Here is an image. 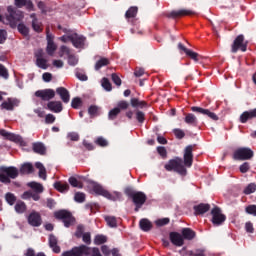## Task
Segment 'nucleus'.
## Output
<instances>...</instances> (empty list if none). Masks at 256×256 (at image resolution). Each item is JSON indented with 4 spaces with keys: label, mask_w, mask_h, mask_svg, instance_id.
Returning <instances> with one entry per match:
<instances>
[{
    "label": "nucleus",
    "mask_w": 256,
    "mask_h": 256,
    "mask_svg": "<svg viewBox=\"0 0 256 256\" xmlns=\"http://www.w3.org/2000/svg\"><path fill=\"white\" fill-rule=\"evenodd\" d=\"M195 145H188L184 149L183 159L176 157L175 159H171L164 165L166 171H174V173H178L182 177L187 175V168L193 167V149ZM184 160V165H183Z\"/></svg>",
    "instance_id": "1"
},
{
    "label": "nucleus",
    "mask_w": 256,
    "mask_h": 256,
    "mask_svg": "<svg viewBox=\"0 0 256 256\" xmlns=\"http://www.w3.org/2000/svg\"><path fill=\"white\" fill-rule=\"evenodd\" d=\"M35 171L33 164L27 162L21 165L20 170L15 166H0V183L11 184V179H17L21 175H31Z\"/></svg>",
    "instance_id": "2"
},
{
    "label": "nucleus",
    "mask_w": 256,
    "mask_h": 256,
    "mask_svg": "<svg viewBox=\"0 0 256 256\" xmlns=\"http://www.w3.org/2000/svg\"><path fill=\"white\" fill-rule=\"evenodd\" d=\"M61 256H103V254H101V250L97 247L81 244L64 251Z\"/></svg>",
    "instance_id": "3"
},
{
    "label": "nucleus",
    "mask_w": 256,
    "mask_h": 256,
    "mask_svg": "<svg viewBox=\"0 0 256 256\" xmlns=\"http://www.w3.org/2000/svg\"><path fill=\"white\" fill-rule=\"evenodd\" d=\"M125 196L132 199L135 205L134 211L137 213L139 209L147 202V194L141 191H135L132 187H126L124 190Z\"/></svg>",
    "instance_id": "4"
},
{
    "label": "nucleus",
    "mask_w": 256,
    "mask_h": 256,
    "mask_svg": "<svg viewBox=\"0 0 256 256\" xmlns=\"http://www.w3.org/2000/svg\"><path fill=\"white\" fill-rule=\"evenodd\" d=\"M27 185L28 187H30V189H33V191L31 190L25 191L21 195V199H24V200L33 199V201H39V199H41V193L45 191V188H43V184L39 182H29Z\"/></svg>",
    "instance_id": "5"
},
{
    "label": "nucleus",
    "mask_w": 256,
    "mask_h": 256,
    "mask_svg": "<svg viewBox=\"0 0 256 256\" xmlns=\"http://www.w3.org/2000/svg\"><path fill=\"white\" fill-rule=\"evenodd\" d=\"M54 217L58 221H62L64 227L66 228L73 226V224L75 223V216H73L70 211L65 209L54 212Z\"/></svg>",
    "instance_id": "6"
},
{
    "label": "nucleus",
    "mask_w": 256,
    "mask_h": 256,
    "mask_svg": "<svg viewBox=\"0 0 256 256\" xmlns=\"http://www.w3.org/2000/svg\"><path fill=\"white\" fill-rule=\"evenodd\" d=\"M92 191L96 193V195H102V197H105L106 199H109V201H119L121 199V193L120 192H109L104 189L103 186L93 183L92 185Z\"/></svg>",
    "instance_id": "7"
},
{
    "label": "nucleus",
    "mask_w": 256,
    "mask_h": 256,
    "mask_svg": "<svg viewBox=\"0 0 256 256\" xmlns=\"http://www.w3.org/2000/svg\"><path fill=\"white\" fill-rule=\"evenodd\" d=\"M255 152L249 147H240L233 153L234 161H249L253 159Z\"/></svg>",
    "instance_id": "8"
},
{
    "label": "nucleus",
    "mask_w": 256,
    "mask_h": 256,
    "mask_svg": "<svg viewBox=\"0 0 256 256\" xmlns=\"http://www.w3.org/2000/svg\"><path fill=\"white\" fill-rule=\"evenodd\" d=\"M211 215H212L211 223L213 224L214 227H221V225H223V223L227 221V216L223 214V212L221 211V208H219L218 206H215L211 210Z\"/></svg>",
    "instance_id": "9"
},
{
    "label": "nucleus",
    "mask_w": 256,
    "mask_h": 256,
    "mask_svg": "<svg viewBox=\"0 0 256 256\" xmlns=\"http://www.w3.org/2000/svg\"><path fill=\"white\" fill-rule=\"evenodd\" d=\"M247 45H249V42L245 40V36L243 34H240L232 43L231 53H237V51L245 53V51H247Z\"/></svg>",
    "instance_id": "10"
},
{
    "label": "nucleus",
    "mask_w": 256,
    "mask_h": 256,
    "mask_svg": "<svg viewBox=\"0 0 256 256\" xmlns=\"http://www.w3.org/2000/svg\"><path fill=\"white\" fill-rule=\"evenodd\" d=\"M34 57L36 59V65L39 67V69H49V60L45 58V51L43 49H38L34 52Z\"/></svg>",
    "instance_id": "11"
},
{
    "label": "nucleus",
    "mask_w": 256,
    "mask_h": 256,
    "mask_svg": "<svg viewBox=\"0 0 256 256\" xmlns=\"http://www.w3.org/2000/svg\"><path fill=\"white\" fill-rule=\"evenodd\" d=\"M0 135L2 137H5V139H8V141H13L14 143H18L22 147H25L26 143L25 140H23V137L13 134L11 132H7L5 129H0Z\"/></svg>",
    "instance_id": "12"
},
{
    "label": "nucleus",
    "mask_w": 256,
    "mask_h": 256,
    "mask_svg": "<svg viewBox=\"0 0 256 256\" xmlns=\"http://www.w3.org/2000/svg\"><path fill=\"white\" fill-rule=\"evenodd\" d=\"M19 103H21V101L17 98H7L0 105V109L5 111H14L15 107H19Z\"/></svg>",
    "instance_id": "13"
},
{
    "label": "nucleus",
    "mask_w": 256,
    "mask_h": 256,
    "mask_svg": "<svg viewBox=\"0 0 256 256\" xmlns=\"http://www.w3.org/2000/svg\"><path fill=\"white\" fill-rule=\"evenodd\" d=\"M28 223L31 227H41L43 224V219L41 218V214L37 211H32L27 217Z\"/></svg>",
    "instance_id": "14"
},
{
    "label": "nucleus",
    "mask_w": 256,
    "mask_h": 256,
    "mask_svg": "<svg viewBox=\"0 0 256 256\" xmlns=\"http://www.w3.org/2000/svg\"><path fill=\"white\" fill-rule=\"evenodd\" d=\"M191 111L194 113H200L201 115H206V117H209V119H212V121H219V116H217L215 112H211L209 109H204L199 106H192Z\"/></svg>",
    "instance_id": "15"
},
{
    "label": "nucleus",
    "mask_w": 256,
    "mask_h": 256,
    "mask_svg": "<svg viewBox=\"0 0 256 256\" xmlns=\"http://www.w3.org/2000/svg\"><path fill=\"white\" fill-rule=\"evenodd\" d=\"M35 96L42 99V101H51V99L55 97V90L53 89L38 90L35 92Z\"/></svg>",
    "instance_id": "16"
},
{
    "label": "nucleus",
    "mask_w": 256,
    "mask_h": 256,
    "mask_svg": "<svg viewBox=\"0 0 256 256\" xmlns=\"http://www.w3.org/2000/svg\"><path fill=\"white\" fill-rule=\"evenodd\" d=\"M195 11L187 10V9H180V10H174L169 13L168 17H171L172 19H179L181 17H188L191 15H195Z\"/></svg>",
    "instance_id": "17"
},
{
    "label": "nucleus",
    "mask_w": 256,
    "mask_h": 256,
    "mask_svg": "<svg viewBox=\"0 0 256 256\" xmlns=\"http://www.w3.org/2000/svg\"><path fill=\"white\" fill-rule=\"evenodd\" d=\"M169 239L171 243L175 245V247H183V245H185L183 235H181L179 232H170Z\"/></svg>",
    "instance_id": "18"
},
{
    "label": "nucleus",
    "mask_w": 256,
    "mask_h": 256,
    "mask_svg": "<svg viewBox=\"0 0 256 256\" xmlns=\"http://www.w3.org/2000/svg\"><path fill=\"white\" fill-rule=\"evenodd\" d=\"M138 11L139 8H137V6H132L125 13L126 19L129 23H132V25H137V19L135 17H137Z\"/></svg>",
    "instance_id": "19"
},
{
    "label": "nucleus",
    "mask_w": 256,
    "mask_h": 256,
    "mask_svg": "<svg viewBox=\"0 0 256 256\" xmlns=\"http://www.w3.org/2000/svg\"><path fill=\"white\" fill-rule=\"evenodd\" d=\"M69 41H71L76 49H81L85 45V37L79 36L77 33L69 35Z\"/></svg>",
    "instance_id": "20"
},
{
    "label": "nucleus",
    "mask_w": 256,
    "mask_h": 256,
    "mask_svg": "<svg viewBox=\"0 0 256 256\" xmlns=\"http://www.w3.org/2000/svg\"><path fill=\"white\" fill-rule=\"evenodd\" d=\"M7 11L9 13L7 15V21H9L10 23H15V21H21L23 15L17 14V11L15 10V8H13V6H8Z\"/></svg>",
    "instance_id": "21"
},
{
    "label": "nucleus",
    "mask_w": 256,
    "mask_h": 256,
    "mask_svg": "<svg viewBox=\"0 0 256 256\" xmlns=\"http://www.w3.org/2000/svg\"><path fill=\"white\" fill-rule=\"evenodd\" d=\"M14 2L18 9H23V7H26L27 11H35V6L31 0H14Z\"/></svg>",
    "instance_id": "22"
},
{
    "label": "nucleus",
    "mask_w": 256,
    "mask_h": 256,
    "mask_svg": "<svg viewBox=\"0 0 256 256\" xmlns=\"http://www.w3.org/2000/svg\"><path fill=\"white\" fill-rule=\"evenodd\" d=\"M252 119H256V108L244 111L239 117L240 123H247V121H251Z\"/></svg>",
    "instance_id": "23"
},
{
    "label": "nucleus",
    "mask_w": 256,
    "mask_h": 256,
    "mask_svg": "<svg viewBox=\"0 0 256 256\" xmlns=\"http://www.w3.org/2000/svg\"><path fill=\"white\" fill-rule=\"evenodd\" d=\"M57 95H59L60 99L63 101V103H69L71 101V94H69V90L65 87H58L56 89Z\"/></svg>",
    "instance_id": "24"
},
{
    "label": "nucleus",
    "mask_w": 256,
    "mask_h": 256,
    "mask_svg": "<svg viewBox=\"0 0 256 256\" xmlns=\"http://www.w3.org/2000/svg\"><path fill=\"white\" fill-rule=\"evenodd\" d=\"M193 209L195 215H205V213H207L211 209V205L200 203L198 205H195Z\"/></svg>",
    "instance_id": "25"
},
{
    "label": "nucleus",
    "mask_w": 256,
    "mask_h": 256,
    "mask_svg": "<svg viewBox=\"0 0 256 256\" xmlns=\"http://www.w3.org/2000/svg\"><path fill=\"white\" fill-rule=\"evenodd\" d=\"M47 108L49 111H52V113H61V111H63V103H61V101H50L47 104Z\"/></svg>",
    "instance_id": "26"
},
{
    "label": "nucleus",
    "mask_w": 256,
    "mask_h": 256,
    "mask_svg": "<svg viewBox=\"0 0 256 256\" xmlns=\"http://www.w3.org/2000/svg\"><path fill=\"white\" fill-rule=\"evenodd\" d=\"M182 238L186 241H193L195 237H197V233L193 231L191 228H183L182 231Z\"/></svg>",
    "instance_id": "27"
},
{
    "label": "nucleus",
    "mask_w": 256,
    "mask_h": 256,
    "mask_svg": "<svg viewBox=\"0 0 256 256\" xmlns=\"http://www.w3.org/2000/svg\"><path fill=\"white\" fill-rule=\"evenodd\" d=\"M184 121L187 125H190L191 127H197L199 125V120L197 119V116L193 113L186 114Z\"/></svg>",
    "instance_id": "28"
},
{
    "label": "nucleus",
    "mask_w": 256,
    "mask_h": 256,
    "mask_svg": "<svg viewBox=\"0 0 256 256\" xmlns=\"http://www.w3.org/2000/svg\"><path fill=\"white\" fill-rule=\"evenodd\" d=\"M32 149L34 153H37L38 155H45L47 153V148L41 142H34L32 144Z\"/></svg>",
    "instance_id": "29"
},
{
    "label": "nucleus",
    "mask_w": 256,
    "mask_h": 256,
    "mask_svg": "<svg viewBox=\"0 0 256 256\" xmlns=\"http://www.w3.org/2000/svg\"><path fill=\"white\" fill-rule=\"evenodd\" d=\"M58 241H57V237L53 234H51L49 236V245L52 249V251H54V253H61V247H59V245H57Z\"/></svg>",
    "instance_id": "30"
},
{
    "label": "nucleus",
    "mask_w": 256,
    "mask_h": 256,
    "mask_svg": "<svg viewBox=\"0 0 256 256\" xmlns=\"http://www.w3.org/2000/svg\"><path fill=\"white\" fill-rule=\"evenodd\" d=\"M54 189L59 191V193H67V191H69V183L61 181L55 182Z\"/></svg>",
    "instance_id": "31"
},
{
    "label": "nucleus",
    "mask_w": 256,
    "mask_h": 256,
    "mask_svg": "<svg viewBox=\"0 0 256 256\" xmlns=\"http://www.w3.org/2000/svg\"><path fill=\"white\" fill-rule=\"evenodd\" d=\"M139 226L140 229L145 232L151 231V229H153V224L151 223V221H149V219L146 218L140 220Z\"/></svg>",
    "instance_id": "32"
},
{
    "label": "nucleus",
    "mask_w": 256,
    "mask_h": 256,
    "mask_svg": "<svg viewBox=\"0 0 256 256\" xmlns=\"http://www.w3.org/2000/svg\"><path fill=\"white\" fill-rule=\"evenodd\" d=\"M111 61H109V58L101 57L95 64L94 69L95 71H99L102 69V67H107Z\"/></svg>",
    "instance_id": "33"
},
{
    "label": "nucleus",
    "mask_w": 256,
    "mask_h": 256,
    "mask_svg": "<svg viewBox=\"0 0 256 256\" xmlns=\"http://www.w3.org/2000/svg\"><path fill=\"white\" fill-rule=\"evenodd\" d=\"M35 167L36 169H39L40 179H43L45 181L47 179V169H45V166H43V163L36 162Z\"/></svg>",
    "instance_id": "34"
},
{
    "label": "nucleus",
    "mask_w": 256,
    "mask_h": 256,
    "mask_svg": "<svg viewBox=\"0 0 256 256\" xmlns=\"http://www.w3.org/2000/svg\"><path fill=\"white\" fill-rule=\"evenodd\" d=\"M14 209H15L16 213H18L19 215H23V213H25V211H27V204H25V202H23V201H18L15 204Z\"/></svg>",
    "instance_id": "35"
},
{
    "label": "nucleus",
    "mask_w": 256,
    "mask_h": 256,
    "mask_svg": "<svg viewBox=\"0 0 256 256\" xmlns=\"http://www.w3.org/2000/svg\"><path fill=\"white\" fill-rule=\"evenodd\" d=\"M69 184L72 187H76L78 189H83V182L79 181L77 178H75V176H71L69 179Z\"/></svg>",
    "instance_id": "36"
},
{
    "label": "nucleus",
    "mask_w": 256,
    "mask_h": 256,
    "mask_svg": "<svg viewBox=\"0 0 256 256\" xmlns=\"http://www.w3.org/2000/svg\"><path fill=\"white\" fill-rule=\"evenodd\" d=\"M55 51H57V45H55V42H48L46 47L47 54L50 55V57H53Z\"/></svg>",
    "instance_id": "37"
},
{
    "label": "nucleus",
    "mask_w": 256,
    "mask_h": 256,
    "mask_svg": "<svg viewBox=\"0 0 256 256\" xmlns=\"http://www.w3.org/2000/svg\"><path fill=\"white\" fill-rule=\"evenodd\" d=\"M187 57H190V59H192L193 61H195V63H199V61H201V55H199V53L194 52L193 50H189L186 53Z\"/></svg>",
    "instance_id": "38"
},
{
    "label": "nucleus",
    "mask_w": 256,
    "mask_h": 256,
    "mask_svg": "<svg viewBox=\"0 0 256 256\" xmlns=\"http://www.w3.org/2000/svg\"><path fill=\"white\" fill-rule=\"evenodd\" d=\"M105 221L108 227H117V218L115 216H105Z\"/></svg>",
    "instance_id": "39"
},
{
    "label": "nucleus",
    "mask_w": 256,
    "mask_h": 256,
    "mask_svg": "<svg viewBox=\"0 0 256 256\" xmlns=\"http://www.w3.org/2000/svg\"><path fill=\"white\" fill-rule=\"evenodd\" d=\"M135 117H136V121H138L140 125H143L145 123V113L143 111L136 110Z\"/></svg>",
    "instance_id": "40"
},
{
    "label": "nucleus",
    "mask_w": 256,
    "mask_h": 256,
    "mask_svg": "<svg viewBox=\"0 0 256 256\" xmlns=\"http://www.w3.org/2000/svg\"><path fill=\"white\" fill-rule=\"evenodd\" d=\"M119 113H121V110L117 107L110 110L108 113V119L110 121H115V119H117V116L119 115Z\"/></svg>",
    "instance_id": "41"
},
{
    "label": "nucleus",
    "mask_w": 256,
    "mask_h": 256,
    "mask_svg": "<svg viewBox=\"0 0 256 256\" xmlns=\"http://www.w3.org/2000/svg\"><path fill=\"white\" fill-rule=\"evenodd\" d=\"M255 191H256V184L250 183L244 188L243 193L244 195H251V193H255Z\"/></svg>",
    "instance_id": "42"
},
{
    "label": "nucleus",
    "mask_w": 256,
    "mask_h": 256,
    "mask_svg": "<svg viewBox=\"0 0 256 256\" xmlns=\"http://www.w3.org/2000/svg\"><path fill=\"white\" fill-rule=\"evenodd\" d=\"M86 195L83 192H76L74 194V201L76 203H85Z\"/></svg>",
    "instance_id": "43"
},
{
    "label": "nucleus",
    "mask_w": 256,
    "mask_h": 256,
    "mask_svg": "<svg viewBox=\"0 0 256 256\" xmlns=\"http://www.w3.org/2000/svg\"><path fill=\"white\" fill-rule=\"evenodd\" d=\"M103 243H107V236L105 235H96L94 238V245H103Z\"/></svg>",
    "instance_id": "44"
},
{
    "label": "nucleus",
    "mask_w": 256,
    "mask_h": 256,
    "mask_svg": "<svg viewBox=\"0 0 256 256\" xmlns=\"http://www.w3.org/2000/svg\"><path fill=\"white\" fill-rule=\"evenodd\" d=\"M5 199L8 205H15V201H17V197H15V194L10 192L6 193Z\"/></svg>",
    "instance_id": "45"
},
{
    "label": "nucleus",
    "mask_w": 256,
    "mask_h": 256,
    "mask_svg": "<svg viewBox=\"0 0 256 256\" xmlns=\"http://www.w3.org/2000/svg\"><path fill=\"white\" fill-rule=\"evenodd\" d=\"M83 105V101L79 97H75L72 99L71 107L72 109H79Z\"/></svg>",
    "instance_id": "46"
},
{
    "label": "nucleus",
    "mask_w": 256,
    "mask_h": 256,
    "mask_svg": "<svg viewBox=\"0 0 256 256\" xmlns=\"http://www.w3.org/2000/svg\"><path fill=\"white\" fill-rule=\"evenodd\" d=\"M78 63H79V58H77L75 54H70L68 56V65H70L71 67H75V65H77Z\"/></svg>",
    "instance_id": "47"
},
{
    "label": "nucleus",
    "mask_w": 256,
    "mask_h": 256,
    "mask_svg": "<svg viewBox=\"0 0 256 256\" xmlns=\"http://www.w3.org/2000/svg\"><path fill=\"white\" fill-rule=\"evenodd\" d=\"M64 55H67V57L71 55V49L65 45L60 47L59 57H64Z\"/></svg>",
    "instance_id": "48"
},
{
    "label": "nucleus",
    "mask_w": 256,
    "mask_h": 256,
    "mask_svg": "<svg viewBox=\"0 0 256 256\" xmlns=\"http://www.w3.org/2000/svg\"><path fill=\"white\" fill-rule=\"evenodd\" d=\"M129 105H130L129 102H127L125 100H121L118 102L116 108L119 109L121 112V111H125V110L129 109Z\"/></svg>",
    "instance_id": "49"
},
{
    "label": "nucleus",
    "mask_w": 256,
    "mask_h": 256,
    "mask_svg": "<svg viewBox=\"0 0 256 256\" xmlns=\"http://www.w3.org/2000/svg\"><path fill=\"white\" fill-rule=\"evenodd\" d=\"M83 235H85V226L78 225L76 228L75 237H77V239H81Z\"/></svg>",
    "instance_id": "50"
},
{
    "label": "nucleus",
    "mask_w": 256,
    "mask_h": 256,
    "mask_svg": "<svg viewBox=\"0 0 256 256\" xmlns=\"http://www.w3.org/2000/svg\"><path fill=\"white\" fill-rule=\"evenodd\" d=\"M32 28L36 33H41L43 29L41 28V23H39L38 19L32 20Z\"/></svg>",
    "instance_id": "51"
},
{
    "label": "nucleus",
    "mask_w": 256,
    "mask_h": 256,
    "mask_svg": "<svg viewBox=\"0 0 256 256\" xmlns=\"http://www.w3.org/2000/svg\"><path fill=\"white\" fill-rule=\"evenodd\" d=\"M81 239L83 243H85L84 245H87V247H89V245H91V232L84 233Z\"/></svg>",
    "instance_id": "52"
},
{
    "label": "nucleus",
    "mask_w": 256,
    "mask_h": 256,
    "mask_svg": "<svg viewBox=\"0 0 256 256\" xmlns=\"http://www.w3.org/2000/svg\"><path fill=\"white\" fill-rule=\"evenodd\" d=\"M0 77L9 79V70L3 64H0Z\"/></svg>",
    "instance_id": "53"
},
{
    "label": "nucleus",
    "mask_w": 256,
    "mask_h": 256,
    "mask_svg": "<svg viewBox=\"0 0 256 256\" xmlns=\"http://www.w3.org/2000/svg\"><path fill=\"white\" fill-rule=\"evenodd\" d=\"M102 87L105 89V91H112L113 89L111 82L107 78L102 79Z\"/></svg>",
    "instance_id": "54"
},
{
    "label": "nucleus",
    "mask_w": 256,
    "mask_h": 256,
    "mask_svg": "<svg viewBox=\"0 0 256 256\" xmlns=\"http://www.w3.org/2000/svg\"><path fill=\"white\" fill-rule=\"evenodd\" d=\"M18 31L21 33V35H24V37H27L29 35V28L25 26V24H18Z\"/></svg>",
    "instance_id": "55"
},
{
    "label": "nucleus",
    "mask_w": 256,
    "mask_h": 256,
    "mask_svg": "<svg viewBox=\"0 0 256 256\" xmlns=\"http://www.w3.org/2000/svg\"><path fill=\"white\" fill-rule=\"evenodd\" d=\"M157 153L162 157V159H167V149L163 146L157 147Z\"/></svg>",
    "instance_id": "56"
},
{
    "label": "nucleus",
    "mask_w": 256,
    "mask_h": 256,
    "mask_svg": "<svg viewBox=\"0 0 256 256\" xmlns=\"http://www.w3.org/2000/svg\"><path fill=\"white\" fill-rule=\"evenodd\" d=\"M188 255H190V256H206L205 249H196L195 252L193 250H190L188 252Z\"/></svg>",
    "instance_id": "57"
},
{
    "label": "nucleus",
    "mask_w": 256,
    "mask_h": 256,
    "mask_svg": "<svg viewBox=\"0 0 256 256\" xmlns=\"http://www.w3.org/2000/svg\"><path fill=\"white\" fill-rule=\"evenodd\" d=\"M173 133L176 139H183L185 137V131L181 130L180 128H175Z\"/></svg>",
    "instance_id": "58"
},
{
    "label": "nucleus",
    "mask_w": 256,
    "mask_h": 256,
    "mask_svg": "<svg viewBox=\"0 0 256 256\" xmlns=\"http://www.w3.org/2000/svg\"><path fill=\"white\" fill-rule=\"evenodd\" d=\"M88 113L89 115H91L92 117H95V115H98L99 113V107L92 105L88 108Z\"/></svg>",
    "instance_id": "59"
},
{
    "label": "nucleus",
    "mask_w": 256,
    "mask_h": 256,
    "mask_svg": "<svg viewBox=\"0 0 256 256\" xmlns=\"http://www.w3.org/2000/svg\"><path fill=\"white\" fill-rule=\"evenodd\" d=\"M67 139H69L70 141H79V139H80L79 133L70 132L67 134Z\"/></svg>",
    "instance_id": "60"
},
{
    "label": "nucleus",
    "mask_w": 256,
    "mask_h": 256,
    "mask_svg": "<svg viewBox=\"0 0 256 256\" xmlns=\"http://www.w3.org/2000/svg\"><path fill=\"white\" fill-rule=\"evenodd\" d=\"M240 173H247L251 169L249 162H244L240 165Z\"/></svg>",
    "instance_id": "61"
},
{
    "label": "nucleus",
    "mask_w": 256,
    "mask_h": 256,
    "mask_svg": "<svg viewBox=\"0 0 256 256\" xmlns=\"http://www.w3.org/2000/svg\"><path fill=\"white\" fill-rule=\"evenodd\" d=\"M95 143L96 145H99V147H107V145H109V143L103 137H98Z\"/></svg>",
    "instance_id": "62"
},
{
    "label": "nucleus",
    "mask_w": 256,
    "mask_h": 256,
    "mask_svg": "<svg viewBox=\"0 0 256 256\" xmlns=\"http://www.w3.org/2000/svg\"><path fill=\"white\" fill-rule=\"evenodd\" d=\"M245 210L248 215H253L254 217H256V205H249L246 207Z\"/></svg>",
    "instance_id": "63"
},
{
    "label": "nucleus",
    "mask_w": 256,
    "mask_h": 256,
    "mask_svg": "<svg viewBox=\"0 0 256 256\" xmlns=\"http://www.w3.org/2000/svg\"><path fill=\"white\" fill-rule=\"evenodd\" d=\"M112 81H113L114 84L117 85V87H121L122 82H121V78L119 77V75L113 73L112 74Z\"/></svg>",
    "instance_id": "64"
}]
</instances>
